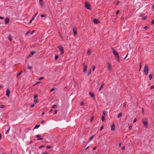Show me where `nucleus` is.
Returning <instances> with one entry per match:
<instances>
[{
  "instance_id": "f257e3e1",
  "label": "nucleus",
  "mask_w": 154,
  "mask_h": 154,
  "mask_svg": "<svg viewBox=\"0 0 154 154\" xmlns=\"http://www.w3.org/2000/svg\"><path fill=\"white\" fill-rule=\"evenodd\" d=\"M112 49L113 50V54L115 56L116 58L118 61L119 62V58L118 52L116 51L113 48H112Z\"/></svg>"
},
{
  "instance_id": "f03ea898",
  "label": "nucleus",
  "mask_w": 154,
  "mask_h": 154,
  "mask_svg": "<svg viewBox=\"0 0 154 154\" xmlns=\"http://www.w3.org/2000/svg\"><path fill=\"white\" fill-rule=\"evenodd\" d=\"M148 66L145 64L143 69V72L145 75H147L148 73Z\"/></svg>"
},
{
  "instance_id": "7ed1b4c3",
  "label": "nucleus",
  "mask_w": 154,
  "mask_h": 154,
  "mask_svg": "<svg viewBox=\"0 0 154 154\" xmlns=\"http://www.w3.org/2000/svg\"><path fill=\"white\" fill-rule=\"evenodd\" d=\"M142 122L144 127L146 128H148V126L147 120L146 119H144L142 120Z\"/></svg>"
},
{
  "instance_id": "20e7f679",
  "label": "nucleus",
  "mask_w": 154,
  "mask_h": 154,
  "mask_svg": "<svg viewBox=\"0 0 154 154\" xmlns=\"http://www.w3.org/2000/svg\"><path fill=\"white\" fill-rule=\"evenodd\" d=\"M90 6V4L88 3L87 2H86L85 3V7L87 9L91 10V8L89 7Z\"/></svg>"
},
{
  "instance_id": "39448f33",
  "label": "nucleus",
  "mask_w": 154,
  "mask_h": 154,
  "mask_svg": "<svg viewBox=\"0 0 154 154\" xmlns=\"http://www.w3.org/2000/svg\"><path fill=\"white\" fill-rule=\"evenodd\" d=\"M58 48L61 52V55H63L64 53V50L63 47L61 45H59Z\"/></svg>"
},
{
  "instance_id": "423d86ee",
  "label": "nucleus",
  "mask_w": 154,
  "mask_h": 154,
  "mask_svg": "<svg viewBox=\"0 0 154 154\" xmlns=\"http://www.w3.org/2000/svg\"><path fill=\"white\" fill-rule=\"evenodd\" d=\"M93 22L95 24H99L100 23V21L97 19L94 18L93 20Z\"/></svg>"
},
{
  "instance_id": "0eeeda50",
  "label": "nucleus",
  "mask_w": 154,
  "mask_h": 154,
  "mask_svg": "<svg viewBox=\"0 0 154 154\" xmlns=\"http://www.w3.org/2000/svg\"><path fill=\"white\" fill-rule=\"evenodd\" d=\"M9 19L8 17H6L5 20V25L7 24L9 22Z\"/></svg>"
},
{
  "instance_id": "6e6552de",
  "label": "nucleus",
  "mask_w": 154,
  "mask_h": 154,
  "mask_svg": "<svg viewBox=\"0 0 154 154\" xmlns=\"http://www.w3.org/2000/svg\"><path fill=\"white\" fill-rule=\"evenodd\" d=\"M10 93V91L8 89L6 90V95L8 96V97L9 96V94Z\"/></svg>"
},
{
  "instance_id": "1a4fd4ad",
  "label": "nucleus",
  "mask_w": 154,
  "mask_h": 154,
  "mask_svg": "<svg viewBox=\"0 0 154 154\" xmlns=\"http://www.w3.org/2000/svg\"><path fill=\"white\" fill-rule=\"evenodd\" d=\"M89 94L91 97H92L93 98H95V96L93 93L91 92H90Z\"/></svg>"
},
{
  "instance_id": "9d476101",
  "label": "nucleus",
  "mask_w": 154,
  "mask_h": 154,
  "mask_svg": "<svg viewBox=\"0 0 154 154\" xmlns=\"http://www.w3.org/2000/svg\"><path fill=\"white\" fill-rule=\"evenodd\" d=\"M111 128L112 131H114L115 130V126L114 124H113L112 125Z\"/></svg>"
},
{
  "instance_id": "9b49d317",
  "label": "nucleus",
  "mask_w": 154,
  "mask_h": 154,
  "mask_svg": "<svg viewBox=\"0 0 154 154\" xmlns=\"http://www.w3.org/2000/svg\"><path fill=\"white\" fill-rule=\"evenodd\" d=\"M107 66L109 70L110 71L111 70V64L109 63H108Z\"/></svg>"
},
{
  "instance_id": "f8f14e48",
  "label": "nucleus",
  "mask_w": 154,
  "mask_h": 154,
  "mask_svg": "<svg viewBox=\"0 0 154 154\" xmlns=\"http://www.w3.org/2000/svg\"><path fill=\"white\" fill-rule=\"evenodd\" d=\"M152 77V74H150L149 76V78L150 80H151Z\"/></svg>"
},
{
  "instance_id": "ddd939ff",
  "label": "nucleus",
  "mask_w": 154,
  "mask_h": 154,
  "mask_svg": "<svg viewBox=\"0 0 154 154\" xmlns=\"http://www.w3.org/2000/svg\"><path fill=\"white\" fill-rule=\"evenodd\" d=\"M87 66H85L84 67V69H83V72H86V70H87Z\"/></svg>"
},
{
  "instance_id": "4468645a",
  "label": "nucleus",
  "mask_w": 154,
  "mask_h": 154,
  "mask_svg": "<svg viewBox=\"0 0 154 154\" xmlns=\"http://www.w3.org/2000/svg\"><path fill=\"white\" fill-rule=\"evenodd\" d=\"M39 2L40 5L41 6H43V2H42V0H39Z\"/></svg>"
},
{
  "instance_id": "2eb2a0df",
  "label": "nucleus",
  "mask_w": 154,
  "mask_h": 154,
  "mask_svg": "<svg viewBox=\"0 0 154 154\" xmlns=\"http://www.w3.org/2000/svg\"><path fill=\"white\" fill-rule=\"evenodd\" d=\"M35 53V52L34 51H32L31 53V54L28 56V57H29V56L32 55Z\"/></svg>"
},
{
  "instance_id": "dca6fc26",
  "label": "nucleus",
  "mask_w": 154,
  "mask_h": 154,
  "mask_svg": "<svg viewBox=\"0 0 154 154\" xmlns=\"http://www.w3.org/2000/svg\"><path fill=\"white\" fill-rule=\"evenodd\" d=\"M73 32L74 34V35H75L77 34V32L76 31V29H74L73 30Z\"/></svg>"
},
{
  "instance_id": "f3484780",
  "label": "nucleus",
  "mask_w": 154,
  "mask_h": 154,
  "mask_svg": "<svg viewBox=\"0 0 154 154\" xmlns=\"http://www.w3.org/2000/svg\"><path fill=\"white\" fill-rule=\"evenodd\" d=\"M91 51L90 49L88 50L87 51L88 55H90L91 54Z\"/></svg>"
},
{
  "instance_id": "a211bd4d",
  "label": "nucleus",
  "mask_w": 154,
  "mask_h": 154,
  "mask_svg": "<svg viewBox=\"0 0 154 154\" xmlns=\"http://www.w3.org/2000/svg\"><path fill=\"white\" fill-rule=\"evenodd\" d=\"M101 119H102V121L104 122V121L105 120V117H104V115L102 116Z\"/></svg>"
},
{
  "instance_id": "6ab92c4d",
  "label": "nucleus",
  "mask_w": 154,
  "mask_h": 154,
  "mask_svg": "<svg viewBox=\"0 0 154 154\" xmlns=\"http://www.w3.org/2000/svg\"><path fill=\"white\" fill-rule=\"evenodd\" d=\"M10 129V128H8V129L7 130V131L5 133V134H9V132Z\"/></svg>"
},
{
  "instance_id": "aec40b11",
  "label": "nucleus",
  "mask_w": 154,
  "mask_h": 154,
  "mask_svg": "<svg viewBox=\"0 0 154 154\" xmlns=\"http://www.w3.org/2000/svg\"><path fill=\"white\" fill-rule=\"evenodd\" d=\"M40 126V125H36L34 128V129H37Z\"/></svg>"
},
{
  "instance_id": "412c9836",
  "label": "nucleus",
  "mask_w": 154,
  "mask_h": 154,
  "mask_svg": "<svg viewBox=\"0 0 154 154\" xmlns=\"http://www.w3.org/2000/svg\"><path fill=\"white\" fill-rule=\"evenodd\" d=\"M8 38L10 41L12 40V38L11 36H9Z\"/></svg>"
},
{
  "instance_id": "4be33fe9",
  "label": "nucleus",
  "mask_w": 154,
  "mask_h": 154,
  "mask_svg": "<svg viewBox=\"0 0 154 154\" xmlns=\"http://www.w3.org/2000/svg\"><path fill=\"white\" fill-rule=\"evenodd\" d=\"M122 116V114L121 113H120L119 115H118V118H120Z\"/></svg>"
},
{
  "instance_id": "5701e85b",
  "label": "nucleus",
  "mask_w": 154,
  "mask_h": 154,
  "mask_svg": "<svg viewBox=\"0 0 154 154\" xmlns=\"http://www.w3.org/2000/svg\"><path fill=\"white\" fill-rule=\"evenodd\" d=\"M104 84H103L100 87V88H99V91H100L101 89L103 88V86L104 85Z\"/></svg>"
},
{
  "instance_id": "b1692460",
  "label": "nucleus",
  "mask_w": 154,
  "mask_h": 154,
  "mask_svg": "<svg viewBox=\"0 0 154 154\" xmlns=\"http://www.w3.org/2000/svg\"><path fill=\"white\" fill-rule=\"evenodd\" d=\"M27 68L28 69H31L32 68V66H29V65H28L27 66Z\"/></svg>"
},
{
  "instance_id": "393cba45",
  "label": "nucleus",
  "mask_w": 154,
  "mask_h": 154,
  "mask_svg": "<svg viewBox=\"0 0 154 154\" xmlns=\"http://www.w3.org/2000/svg\"><path fill=\"white\" fill-rule=\"evenodd\" d=\"M58 55H56L55 57V58H54L55 60H57L58 59Z\"/></svg>"
},
{
  "instance_id": "a878e982",
  "label": "nucleus",
  "mask_w": 154,
  "mask_h": 154,
  "mask_svg": "<svg viewBox=\"0 0 154 154\" xmlns=\"http://www.w3.org/2000/svg\"><path fill=\"white\" fill-rule=\"evenodd\" d=\"M57 106V105L55 104H54V105H53L52 106V108H53V109H54Z\"/></svg>"
},
{
  "instance_id": "bb28decb",
  "label": "nucleus",
  "mask_w": 154,
  "mask_h": 154,
  "mask_svg": "<svg viewBox=\"0 0 154 154\" xmlns=\"http://www.w3.org/2000/svg\"><path fill=\"white\" fill-rule=\"evenodd\" d=\"M37 97H38L37 94H35V95H34V97H33L34 99H36L37 98Z\"/></svg>"
},
{
  "instance_id": "cd10ccee",
  "label": "nucleus",
  "mask_w": 154,
  "mask_h": 154,
  "mask_svg": "<svg viewBox=\"0 0 154 154\" xmlns=\"http://www.w3.org/2000/svg\"><path fill=\"white\" fill-rule=\"evenodd\" d=\"M30 32V31H29L28 32H27L25 34V35L27 36L29 34V33Z\"/></svg>"
},
{
  "instance_id": "c85d7f7f",
  "label": "nucleus",
  "mask_w": 154,
  "mask_h": 154,
  "mask_svg": "<svg viewBox=\"0 0 154 154\" xmlns=\"http://www.w3.org/2000/svg\"><path fill=\"white\" fill-rule=\"evenodd\" d=\"M22 72V71H21V72H19L17 75V77H18L19 76H20Z\"/></svg>"
},
{
  "instance_id": "c756f323",
  "label": "nucleus",
  "mask_w": 154,
  "mask_h": 154,
  "mask_svg": "<svg viewBox=\"0 0 154 154\" xmlns=\"http://www.w3.org/2000/svg\"><path fill=\"white\" fill-rule=\"evenodd\" d=\"M38 102V100L37 99H35V100L34 101V103L35 104H36Z\"/></svg>"
},
{
  "instance_id": "7c9ffc66",
  "label": "nucleus",
  "mask_w": 154,
  "mask_h": 154,
  "mask_svg": "<svg viewBox=\"0 0 154 154\" xmlns=\"http://www.w3.org/2000/svg\"><path fill=\"white\" fill-rule=\"evenodd\" d=\"M44 147H45L44 146H43V145L41 146L38 147V148L39 149H41L42 148Z\"/></svg>"
},
{
  "instance_id": "2f4dec72",
  "label": "nucleus",
  "mask_w": 154,
  "mask_h": 154,
  "mask_svg": "<svg viewBox=\"0 0 154 154\" xmlns=\"http://www.w3.org/2000/svg\"><path fill=\"white\" fill-rule=\"evenodd\" d=\"M91 69H90L89 72H88V75H91Z\"/></svg>"
},
{
  "instance_id": "473e14b6",
  "label": "nucleus",
  "mask_w": 154,
  "mask_h": 154,
  "mask_svg": "<svg viewBox=\"0 0 154 154\" xmlns=\"http://www.w3.org/2000/svg\"><path fill=\"white\" fill-rule=\"evenodd\" d=\"M146 18H147V17L146 16H144L142 18V20H144L146 19Z\"/></svg>"
},
{
  "instance_id": "72a5a7b5",
  "label": "nucleus",
  "mask_w": 154,
  "mask_h": 154,
  "mask_svg": "<svg viewBox=\"0 0 154 154\" xmlns=\"http://www.w3.org/2000/svg\"><path fill=\"white\" fill-rule=\"evenodd\" d=\"M44 79V77H41L39 78L38 80H42L43 79Z\"/></svg>"
},
{
  "instance_id": "f704fd0d",
  "label": "nucleus",
  "mask_w": 154,
  "mask_h": 154,
  "mask_svg": "<svg viewBox=\"0 0 154 154\" xmlns=\"http://www.w3.org/2000/svg\"><path fill=\"white\" fill-rule=\"evenodd\" d=\"M148 28H149V27H148V26H145V27H144V28H143V29H148Z\"/></svg>"
},
{
  "instance_id": "c9c22d12",
  "label": "nucleus",
  "mask_w": 154,
  "mask_h": 154,
  "mask_svg": "<svg viewBox=\"0 0 154 154\" xmlns=\"http://www.w3.org/2000/svg\"><path fill=\"white\" fill-rule=\"evenodd\" d=\"M93 119H94L93 116H92L91 118V119L90 120V122L92 121H93Z\"/></svg>"
},
{
  "instance_id": "e433bc0d",
  "label": "nucleus",
  "mask_w": 154,
  "mask_h": 154,
  "mask_svg": "<svg viewBox=\"0 0 154 154\" xmlns=\"http://www.w3.org/2000/svg\"><path fill=\"white\" fill-rule=\"evenodd\" d=\"M4 107V106L3 105H0V108H3Z\"/></svg>"
},
{
  "instance_id": "4c0bfd02",
  "label": "nucleus",
  "mask_w": 154,
  "mask_h": 154,
  "mask_svg": "<svg viewBox=\"0 0 154 154\" xmlns=\"http://www.w3.org/2000/svg\"><path fill=\"white\" fill-rule=\"evenodd\" d=\"M43 138H39L37 139V140H43Z\"/></svg>"
},
{
  "instance_id": "58836bf2",
  "label": "nucleus",
  "mask_w": 154,
  "mask_h": 154,
  "mask_svg": "<svg viewBox=\"0 0 154 154\" xmlns=\"http://www.w3.org/2000/svg\"><path fill=\"white\" fill-rule=\"evenodd\" d=\"M94 137V135H93L92 136H91L89 138V140H91L93 138V137Z\"/></svg>"
},
{
  "instance_id": "ea45409f",
  "label": "nucleus",
  "mask_w": 154,
  "mask_h": 154,
  "mask_svg": "<svg viewBox=\"0 0 154 154\" xmlns=\"http://www.w3.org/2000/svg\"><path fill=\"white\" fill-rule=\"evenodd\" d=\"M141 67V63H140L139 64L140 70Z\"/></svg>"
},
{
  "instance_id": "a19ab883",
  "label": "nucleus",
  "mask_w": 154,
  "mask_h": 154,
  "mask_svg": "<svg viewBox=\"0 0 154 154\" xmlns=\"http://www.w3.org/2000/svg\"><path fill=\"white\" fill-rule=\"evenodd\" d=\"M154 23V20H152L151 22V24L153 25Z\"/></svg>"
},
{
  "instance_id": "79ce46f5",
  "label": "nucleus",
  "mask_w": 154,
  "mask_h": 154,
  "mask_svg": "<svg viewBox=\"0 0 154 154\" xmlns=\"http://www.w3.org/2000/svg\"><path fill=\"white\" fill-rule=\"evenodd\" d=\"M34 104H32V105H31V106H30V107H31V108H32L33 107H34Z\"/></svg>"
},
{
  "instance_id": "37998d69",
  "label": "nucleus",
  "mask_w": 154,
  "mask_h": 154,
  "mask_svg": "<svg viewBox=\"0 0 154 154\" xmlns=\"http://www.w3.org/2000/svg\"><path fill=\"white\" fill-rule=\"evenodd\" d=\"M121 145H122V143H120L119 144V145H118V147H121Z\"/></svg>"
},
{
  "instance_id": "c03bdc74",
  "label": "nucleus",
  "mask_w": 154,
  "mask_h": 154,
  "mask_svg": "<svg viewBox=\"0 0 154 154\" xmlns=\"http://www.w3.org/2000/svg\"><path fill=\"white\" fill-rule=\"evenodd\" d=\"M106 111H103V115H104V116L105 115V114H106Z\"/></svg>"
},
{
  "instance_id": "a18cd8bd",
  "label": "nucleus",
  "mask_w": 154,
  "mask_h": 154,
  "mask_svg": "<svg viewBox=\"0 0 154 154\" xmlns=\"http://www.w3.org/2000/svg\"><path fill=\"white\" fill-rule=\"evenodd\" d=\"M41 17H45V15L44 14H41L40 16Z\"/></svg>"
},
{
  "instance_id": "49530a36",
  "label": "nucleus",
  "mask_w": 154,
  "mask_h": 154,
  "mask_svg": "<svg viewBox=\"0 0 154 154\" xmlns=\"http://www.w3.org/2000/svg\"><path fill=\"white\" fill-rule=\"evenodd\" d=\"M132 126L131 125V126H130L129 127V128H128V129L129 130H130L132 128Z\"/></svg>"
},
{
  "instance_id": "de8ad7c7",
  "label": "nucleus",
  "mask_w": 154,
  "mask_h": 154,
  "mask_svg": "<svg viewBox=\"0 0 154 154\" xmlns=\"http://www.w3.org/2000/svg\"><path fill=\"white\" fill-rule=\"evenodd\" d=\"M41 137V135H37L35 136L36 137Z\"/></svg>"
},
{
  "instance_id": "09e8293b",
  "label": "nucleus",
  "mask_w": 154,
  "mask_h": 154,
  "mask_svg": "<svg viewBox=\"0 0 154 154\" xmlns=\"http://www.w3.org/2000/svg\"><path fill=\"white\" fill-rule=\"evenodd\" d=\"M126 105V103L125 102H124L123 103V106L124 107H125Z\"/></svg>"
},
{
  "instance_id": "8fccbe9b",
  "label": "nucleus",
  "mask_w": 154,
  "mask_h": 154,
  "mask_svg": "<svg viewBox=\"0 0 154 154\" xmlns=\"http://www.w3.org/2000/svg\"><path fill=\"white\" fill-rule=\"evenodd\" d=\"M54 88H52L50 90V92H51L53 91L54 90Z\"/></svg>"
},
{
  "instance_id": "3c124183",
  "label": "nucleus",
  "mask_w": 154,
  "mask_h": 154,
  "mask_svg": "<svg viewBox=\"0 0 154 154\" xmlns=\"http://www.w3.org/2000/svg\"><path fill=\"white\" fill-rule=\"evenodd\" d=\"M46 147L47 148H51V146H47Z\"/></svg>"
},
{
  "instance_id": "603ef678",
  "label": "nucleus",
  "mask_w": 154,
  "mask_h": 154,
  "mask_svg": "<svg viewBox=\"0 0 154 154\" xmlns=\"http://www.w3.org/2000/svg\"><path fill=\"white\" fill-rule=\"evenodd\" d=\"M95 66H94L92 67L93 71H94L95 70Z\"/></svg>"
},
{
  "instance_id": "864d4df0",
  "label": "nucleus",
  "mask_w": 154,
  "mask_h": 154,
  "mask_svg": "<svg viewBox=\"0 0 154 154\" xmlns=\"http://www.w3.org/2000/svg\"><path fill=\"white\" fill-rule=\"evenodd\" d=\"M45 122V121L44 120H42V121H41V123L42 124H44Z\"/></svg>"
},
{
  "instance_id": "5fc2aeb1",
  "label": "nucleus",
  "mask_w": 154,
  "mask_h": 154,
  "mask_svg": "<svg viewBox=\"0 0 154 154\" xmlns=\"http://www.w3.org/2000/svg\"><path fill=\"white\" fill-rule=\"evenodd\" d=\"M154 88V85H152V86H151L150 88L151 89H153Z\"/></svg>"
},
{
  "instance_id": "6e6d98bb",
  "label": "nucleus",
  "mask_w": 154,
  "mask_h": 154,
  "mask_svg": "<svg viewBox=\"0 0 154 154\" xmlns=\"http://www.w3.org/2000/svg\"><path fill=\"white\" fill-rule=\"evenodd\" d=\"M119 10H117L116 12V14H119Z\"/></svg>"
},
{
  "instance_id": "4d7b16f0",
  "label": "nucleus",
  "mask_w": 154,
  "mask_h": 154,
  "mask_svg": "<svg viewBox=\"0 0 154 154\" xmlns=\"http://www.w3.org/2000/svg\"><path fill=\"white\" fill-rule=\"evenodd\" d=\"M125 149V146H124L122 147V150H123L124 149Z\"/></svg>"
},
{
  "instance_id": "13d9d810",
  "label": "nucleus",
  "mask_w": 154,
  "mask_h": 154,
  "mask_svg": "<svg viewBox=\"0 0 154 154\" xmlns=\"http://www.w3.org/2000/svg\"><path fill=\"white\" fill-rule=\"evenodd\" d=\"M57 109H56L55 110V114H56L57 113Z\"/></svg>"
},
{
  "instance_id": "bf43d9fd",
  "label": "nucleus",
  "mask_w": 154,
  "mask_h": 154,
  "mask_svg": "<svg viewBox=\"0 0 154 154\" xmlns=\"http://www.w3.org/2000/svg\"><path fill=\"white\" fill-rule=\"evenodd\" d=\"M34 30H33L30 33V34L31 35L34 32Z\"/></svg>"
},
{
  "instance_id": "052dcab7",
  "label": "nucleus",
  "mask_w": 154,
  "mask_h": 154,
  "mask_svg": "<svg viewBox=\"0 0 154 154\" xmlns=\"http://www.w3.org/2000/svg\"><path fill=\"white\" fill-rule=\"evenodd\" d=\"M42 83V82H37L36 83V85H37L38 83Z\"/></svg>"
},
{
  "instance_id": "680f3d73",
  "label": "nucleus",
  "mask_w": 154,
  "mask_h": 154,
  "mask_svg": "<svg viewBox=\"0 0 154 154\" xmlns=\"http://www.w3.org/2000/svg\"><path fill=\"white\" fill-rule=\"evenodd\" d=\"M48 152H45L44 153H42L41 154H48Z\"/></svg>"
},
{
  "instance_id": "e2e57ef3",
  "label": "nucleus",
  "mask_w": 154,
  "mask_h": 154,
  "mask_svg": "<svg viewBox=\"0 0 154 154\" xmlns=\"http://www.w3.org/2000/svg\"><path fill=\"white\" fill-rule=\"evenodd\" d=\"M84 103H83V102H82L81 103V104H80V105H84Z\"/></svg>"
},
{
  "instance_id": "0e129e2a",
  "label": "nucleus",
  "mask_w": 154,
  "mask_h": 154,
  "mask_svg": "<svg viewBox=\"0 0 154 154\" xmlns=\"http://www.w3.org/2000/svg\"><path fill=\"white\" fill-rule=\"evenodd\" d=\"M119 1H118L116 3V5H117L119 3Z\"/></svg>"
},
{
  "instance_id": "69168bd1",
  "label": "nucleus",
  "mask_w": 154,
  "mask_h": 154,
  "mask_svg": "<svg viewBox=\"0 0 154 154\" xmlns=\"http://www.w3.org/2000/svg\"><path fill=\"white\" fill-rule=\"evenodd\" d=\"M103 126H102L100 128V130L101 131V130H102L103 129Z\"/></svg>"
},
{
  "instance_id": "338daca9",
  "label": "nucleus",
  "mask_w": 154,
  "mask_h": 154,
  "mask_svg": "<svg viewBox=\"0 0 154 154\" xmlns=\"http://www.w3.org/2000/svg\"><path fill=\"white\" fill-rule=\"evenodd\" d=\"M143 15V14H140V15H139V17H142V16Z\"/></svg>"
},
{
  "instance_id": "774afa93",
  "label": "nucleus",
  "mask_w": 154,
  "mask_h": 154,
  "mask_svg": "<svg viewBox=\"0 0 154 154\" xmlns=\"http://www.w3.org/2000/svg\"><path fill=\"white\" fill-rule=\"evenodd\" d=\"M136 121V119H134V121H133V123H135Z\"/></svg>"
}]
</instances>
